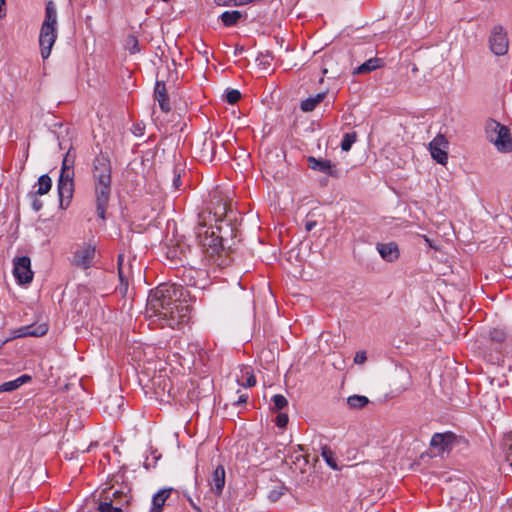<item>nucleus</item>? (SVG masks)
Listing matches in <instances>:
<instances>
[{"instance_id": "obj_1", "label": "nucleus", "mask_w": 512, "mask_h": 512, "mask_svg": "<svg viewBox=\"0 0 512 512\" xmlns=\"http://www.w3.org/2000/svg\"><path fill=\"white\" fill-rule=\"evenodd\" d=\"M187 293L185 288L170 283L152 289L146 304V314L151 323L171 329L187 324L190 320V308L185 301Z\"/></svg>"}, {"instance_id": "obj_2", "label": "nucleus", "mask_w": 512, "mask_h": 512, "mask_svg": "<svg viewBox=\"0 0 512 512\" xmlns=\"http://www.w3.org/2000/svg\"><path fill=\"white\" fill-rule=\"evenodd\" d=\"M92 182L96 213L99 218L104 220L112 192V165L108 155L100 153L94 158Z\"/></svg>"}, {"instance_id": "obj_3", "label": "nucleus", "mask_w": 512, "mask_h": 512, "mask_svg": "<svg viewBox=\"0 0 512 512\" xmlns=\"http://www.w3.org/2000/svg\"><path fill=\"white\" fill-rule=\"evenodd\" d=\"M56 24L57 9L55 3L50 0L46 3L45 19L42 23L39 35V45L41 49V56L43 59L49 57L51 53V48L55 43L57 37Z\"/></svg>"}, {"instance_id": "obj_4", "label": "nucleus", "mask_w": 512, "mask_h": 512, "mask_svg": "<svg viewBox=\"0 0 512 512\" xmlns=\"http://www.w3.org/2000/svg\"><path fill=\"white\" fill-rule=\"evenodd\" d=\"M486 133L488 139L500 152L512 151V137L507 126L495 120H489L486 124Z\"/></svg>"}, {"instance_id": "obj_5", "label": "nucleus", "mask_w": 512, "mask_h": 512, "mask_svg": "<svg viewBox=\"0 0 512 512\" xmlns=\"http://www.w3.org/2000/svg\"><path fill=\"white\" fill-rule=\"evenodd\" d=\"M457 443V435L451 431H447L433 434L430 447L434 456L443 457L444 454H449Z\"/></svg>"}, {"instance_id": "obj_6", "label": "nucleus", "mask_w": 512, "mask_h": 512, "mask_svg": "<svg viewBox=\"0 0 512 512\" xmlns=\"http://www.w3.org/2000/svg\"><path fill=\"white\" fill-rule=\"evenodd\" d=\"M488 42L491 52L495 55L501 56L508 52L509 40L507 32L501 25H496L491 29Z\"/></svg>"}, {"instance_id": "obj_7", "label": "nucleus", "mask_w": 512, "mask_h": 512, "mask_svg": "<svg viewBox=\"0 0 512 512\" xmlns=\"http://www.w3.org/2000/svg\"><path fill=\"white\" fill-rule=\"evenodd\" d=\"M199 237L200 243L209 257L220 255V253L224 250L223 239L218 235L214 228H208L205 231L204 236L199 233Z\"/></svg>"}, {"instance_id": "obj_8", "label": "nucleus", "mask_w": 512, "mask_h": 512, "mask_svg": "<svg viewBox=\"0 0 512 512\" xmlns=\"http://www.w3.org/2000/svg\"><path fill=\"white\" fill-rule=\"evenodd\" d=\"M60 208L66 209L74 193V176L60 175L57 183Z\"/></svg>"}, {"instance_id": "obj_9", "label": "nucleus", "mask_w": 512, "mask_h": 512, "mask_svg": "<svg viewBox=\"0 0 512 512\" xmlns=\"http://www.w3.org/2000/svg\"><path fill=\"white\" fill-rule=\"evenodd\" d=\"M13 264V275L20 284H28L33 280L31 260L28 256L15 258Z\"/></svg>"}, {"instance_id": "obj_10", "label": "nucleus", "mask_w": 512, "mask_h": 512, "mask_svg": "<svg viewBox=\"0 0 512 512\" xmlns=\"http://www.w3.org/2000/svg\"><path fill=\"white\" fill-rule=\"evenodd\" d=\"M448 141L444 135L438 134L430 143L429 150L432 158L439 164L445 165L448 159Z\"/></svg>"}, {"instance_id": "obj_11", "label": "nucleus", "mask_w": 512, "mask_h": 512, "mask_svg": "<svg viewBox=\"0 0 512 512\" xmlns=\"http://www.w3.org/2000/svg\"><path fill=\"white\" fill-rule=\"evenodd\" d=\"M189 248L184 243L177 239H170L166 244V257L172 263H177L183 260L186 257Z\"/></svg>"}, {"instance_id": "obj_12", "label": "nucleus", "mask_w": 512, "mask_h": 512, "mask_svg": "<svg viewBox=\"0 0 512 512\" xmlns=\"http://www.w3.org/2000/svg\"><path fill=\"white\" fill-rule=\"evenodd\" d=\"M95 257V247L85 245L79 247L73 256V264L82 269H88L91 267Z\"/></svg>"}, {"instance_id": "obj_13", "label": "nucleus", "mask_w": 512, "mask_h": 512, "mask_svg": "<svg viewBox=\"0 0 512 512\" xmlns=\"http://www.w3.org/2000/svg\"><path fill=\"white\" fill-rule=\"evenodd\" d=\"M226 482V472L223 465H218L210 478L208 479V484L210 486V492L213 493L216 497L222 495Z\"/></svg>"}, {"instance_id": "obj_14", "label": "nucleus", "mask_w": 512, "mask_h": 512, "mask_svg": "<svg viewBox=\"0 0 512 512\" xmlns=\"http://www.w3.org/2000/svg\"><path fill=\"white\" fill-rule=\"evenodd\" d=\"M48 331V325L45 323L42 324H32L27 326H22L12 331L13 338H23V337H41L44 336Z\"/></svg>"}, {"instance_id": "obj_15", "label": "nucleus", "mask_w": 512, "mask_h": 512, "mask_svg": "<svg viewBox=\"0 0 512 512\" xmlns=\"http://www.w3.org/2000/svg\"><path fill=\"white\" fill-rule=\"evenodd\" d=\"M307 165L310 169L325 173L332 177H338V170L330 160L317 159L313 156L307 158Z\"/></svg>"}, {"instance_id": "obj_16", "label": "nucleus", "mask_w": 512, "mask_h": 512, "mask_svg": "<svg viewBox=\"0 0 512 512\" xmlns=\"http://www.w3.org/2000/svg\"><path fill=\"white\" fill-rule=\"evenodd\" d=\"M179 79V73L176 66H158L156 71V83L155 84H172L175 85Z\"/></svg>"}, {"instance_id": "obj_17", "label": "nucleus", "mask_w": 512, "mask_h": 512, "mask_svg": "<svg viewBox=\"0 0 512 512\" xmlns=\"http://www.w3.org/2000/svg\"><path fill=\"white\" fill-rule=\"evenodd\" d=\"M152 387L154 389V393L163 398L166 394L170 395L172 390L171 380L163 374L154 375L151 379Z\"/></svg>"}, {"instance_id": "obj_18", "label": "nucleus", "mask_w": 512, "mask_h": 512, "mask_svg": "<svg viewBox=\"0 0 512 512\" xmlns=\"http://www.w3.org/2000/svg\"><path fill=\"white\" fill-rule=\"evenodd\" d=\"M376 248L382 259L387 262H394L399 258L400 252L395 242L378 243Z\"/></svg>"}, {"instance_id": "obj_19", "label": "nucleus", "mask_w": 512, "mask_h": 512, "mask_svg": "<svg viewBox=\"0 0 512 512\" xmlns=\"http://www.w3.org/2000/svg\"><path fill=\"white\" fill-rule=\"evenodd\" d=\"M154 100L158 103L162 112L168 113L171 111L170 99L165 85L155 84Z\"/></svg>"}, {"instance_id": "obj_20", "label": "nucleus", "mask_w": 512, "mask_h": 512, "mask_svg": "<svg viewBox=\"0 0 512 512\" xmlns=\"http://www.w3.org/2000/svg\"><path fill=\"white\" fill-rule=\"evenodd\" d=\"M198 271L193 268L183 267L177 270V277L180 278L181 283H175L177 286H195L196 285V275H198Z\"/></svg>"}, {"instance_id": "obj_21", "label": "nucleus", "mask_w": 512, "mask_h": 512, "mask_svg": "<svg viewBox=\"0 0 512 512\" xmlns=\"http://www.w3.org/2000/svg\"><path fill=\"white\" fill-rule=\"evenodd\" d=\"M171 489L158 491L152 498V508L150 512H161L166 500L170 496Z\"/></svg>"}, {"instance_id": "obj_22", "label": "nucleus", "mask_w": 512, "mask_h": 512, "mask_svg": "<svg viewBox=\"0 0 512 512\" xmlns=\"http://www.w3.org/2000/svg\"><path fill=\"white\" fill-rule=\"evenodd\" d=\"M74 162L75 153L72 151V149H69L63 158L60 175L74 176Z\"/></svg>"}, {"instance_id": "obj_23", "label": "nucleus", "mask_w": 512, "mask_h": 512, "mask_svg": "<svg viewBox=\"0 0 512 512\" xmlns=\"http://www.w3.org/2000/svg\"><path fill=\"white\" fill-rule=\"evenodd\" d=\"M34 188L36 189L31 191L32 193H35L36 195L40 196L45 195L52 188V179L47 174H44L39 177L38 182L34 186Z\"/></svg>"}, {"instance_id": "obj_24", "label": "nucleus", "mask_w": 512, "mask_h": 512, "mask_svg": "<svg viewBox=\"0 0 512 512\" xmlns=\"http://www.w3.org/2000/svg\"><path fill=\"white\" fill-rule=\"evenodd\" d=\"M325 93H318L313 97H309L303 100L300 104V108L304 112L313 111L325 98Z\"/></svg>"}, {"instance_id": "obj_25", "label": "nucleus", "mask_w": 512, "mask_h": 512, "mask_svg": "<svg viewBox=\"0 0 512 512\" xmlns=\"http://www.w3.org/2000/svg\"><path fill=\"white\" fill-rule=\"evenodd\" d=\"M123 48L131 55L139 53L141 50L138 38L133 34H128L123 40Z\"/></svg>"}, {"instance_id": "obj_26", "label": "nucleus", "mask_w": 512, "mask_h": 512, "mask_svg": "<svg viewBox=\"0 0 512 512\" xmlns=\"http://www.w3.org/2000/svg\"><path fill=\"white\" fill-rule=\"evenodd\" d=\"M243 17L242 13L237 10L225 11L221 14L220 19L222 23L229 27L237 24V22Z\"/></svg>"}, {"instance_id": "obj_27", "label": "nucleus", "mask_w": 512, "mask_h": 512, "mask_svg": "<svg viewBox=\"0 0 512 512\" xmlns=\"http://www.w3.org/2000/svg\"><path fill=\"white\" fill-rule=\"evenodd\" d=\"M369 403V399L362 395H352L347 398V405L350 409H362Z\"/></svg>"}, {"instance_id": "obj_28", "label": "nucleus", "mask_w": 512, "mask_h": 512, "mask_svg": "<svg viewBox=\"0 0 512 512\" xmlns=\"http://www.w3.org/2000/svg\"><path fill=\"white\" fill-rule=\"evenodd\" d=\"M108 497L105 498L104 502H101L98 506L99 512H123L122 505L119 502L116 505L113 504L114 500L110 499L107 501Z\"/></svg>"}, {"instance_id": "obj_29", "label": "nucleus", "mask_w": 512, "mask_h": 512, "mask_svg": "<svg viewBox=\"0 0 512 512\" xmlns=\"http://www.w3.org/2000/svg\"><path fill=\"white\" fill-rule=\"evenodd\" d=\"M321 456L326 461V463L334 470L338 469V465L336 462V458L334 456V452L327 445L322 447Z\"/></svg>"}, {"instance_id": "obj_30", "label": "nucleus", "mask_w": 512, "mask_h": 512, "mask_svg": "<svg viewBox=\"0 0 512 512\" xmlns=\"http://www.w3.org/2000/svg\"><path fill=\"white\" fill-rule=\"evenodd\" d=\"M357 140V133L355 131L348 132L343 135L342 141H341V149L342 151L348 152L352 145Z\"/></svg>"}, {"instance_id": "obj_31", "label": "nucleus", "mask_w": 512, "mask_h": 512, "mask_svg": "<svg viewBox=\"0 0 512 512\" xmlns=\"http://www.w3.org/2000/svg\"><path fill=\"white\" fill-rule=\"evenodd\" d=\"M503 449L505 452V459L512 467V432L504 438Z\"/></svg>"}, {"instance_id": "obj_32", "label": "nucleus", "mask_w": 512, "mask_h": 512, "mask_svg": "<svg viewBox=\"0 0 512 512\" xmlns=\"http://www.w3.org/2000/svg\"><path fill=\"white\" fill-rule=\"evenodd\" d=\"M287 491L283 484H279L269 491L268 499L271 502H277Z\"/></svg>"}, {"instance_id": "obj_33", "label": "nucleus", "mask_w": 512, "mask_h": 512, "mask_svg": "<svg viewBox=\"0 0 512 512\" xmlns=\"http://www.w3.org/2000/svg\"><path fill=\"white\" fill-rule=\"evenodd\" d=\"M272 402H273L272 410L278 411V412L283 410L288 405L287 399L281 394L274 395L272 397Z\"/></svg>"}, {"instance_id": "obj_34", "label": "nucleus", "mask_w": 512, "mask_h": 512, "mask_svg": "<svg viewBox=\"0 0 512 512\" xmlns=\"http://www.w3.org/2000/svg\"><path fill=\"white\" fill-rule=\"evenodd\" d=\"M123 261H124L123 255H119L118 256V275H119V279H120V282H121V286H124L125 290H127V288H128V278L124 274V271H123V268H122Z\"/></svg>"}, {"instance_id": "obj_35", "label": "nucleus", "mask_w": 512, "mask_h": 512, "mask_svg": "<svg viewBox=\"0 0 512 512\" xmlns=\"http://www.w3.org/2000/svg\"><path fill=\"white\" fill-rule=\"evenodd\" d=\"M241 99V93L236 89H228L226 91L225 100L229 104H236Z\"/></svg>"}, {"instance_id": "obj_36", "label": "nucleus", "mask_w": 512, "mask_h": 512, "mask_svg": "<svg viewBox=\"0 0 512 512\" xmlns=\"http://www.w3.org/2000/svg\"><path fill=\"white\" fill-rule=\"evenodd\" d=\"M39 195H36L35 193L29 192L28 197L31 200V207L35 212L40 211L43 208V201H41L38 198Z\"/></svg>"}, {"instance_id": "obj_37", "label": "nucleus", "mask_w": 512, "mask_h": 512, "mask_svg": "<svg viewBox=\"0 0 512 512\" xmlns=\"http://www.w3.org/2000/svg\"><path fill=\"white\" fill-rule=\"evenodd\" d=\"M181 171H183V169L180 167V165H177L175 166L174 170H173V186L175 189H179L182 185V182H181Z\"/></svg>"}, {"instance_id": "obj_38", "label": "nucleus", "mask_w": 512, "mask_h": 512, "mask_svg": "<svg viewBox=\"0 0 512 512\" xmlns=\"http://www.w3.org/2000/svg\"><path fill=\"white\" fill-rule=\"evenodd\" d=\"M19 387L20 386L18 384V381H17V379H15V380L4 382L3 384H1L0 392H11V391L18 389Z\"/></svg>"}, {"instance_id": "obj_39", "label": "nucleus", "mask_w": 512, "mask_h": 512, "mask_svg": "<svg viewBox=\"0 0 512 512\" xmlns=\"http://www.w3.org/2000/svg\"><path fill=\"white\" fill-rule=\"evenodd\" d=\"M490 337L493 341L501 343L505 340L506 335L505 332L501 329H493L490 332Z\"/></svg>"}, {"instance_id": "obj_40", "label": "nucleus", "mask_w": 512, "mask_h": 512, "mask_svg": "<svg viewBox=\"0 0 512 512\" xmlns=\"http://www.w3.org/2000/svg\"><path fill=\"white\" fill-rule=\"evenodd\" d=\"M313 216H314V214L310 212L307 214V216L304 220L305 229L308 232L312 231L317 225V221L313 219Z\"/></svg>"}, {"instance_id": "obj_41", "label": "nucleus", "mask_w": 512, "mask_h": 512, "mask_svg": "<svg viewBox=\"0 0 512 512\" xmlns=\"http://www.w3.org/2000/svg\"><path fill=\"white\" fill-rule=\"evenodd\" d=\"M379 66H356L352 71L353 75L367 74L378 68Z\"/></svg>"}, {"instance_id": "obj_42", "label": "nucleus", "mask_w": 512, "mask_h": 512, "mask_svg": "<svg viewBox=\"0 0 512 512\" xmlns=\"http://www.w3.org/2000/svg\"><path fill=\"white\" fill-rule=\"evenodd\" d=\"M288 415L286 413L279 412L276 416L275 423L279 428H284L288 424Z\"/></svg>"}, {"instance_id": "obj_43", "label": "nucleus", "mask_w": 512, "mask_h": 512, "mask_svg": "<svg viewBox=\"0 0 512 512\" xmlns=\"http://www.w3.org/2000/svg\"><path fill=\"white\" fill-rule=\"evenodd\" d=\"M248 376L245 380V382H240V380H238V383L241 385V386H244V387H253L256 385V378L254 376L253 373H249L247 372Z\"/></svg>"}, {"instance_id": "obj_44", "label": "nucleus", "mask_w": 512, "mask_h": 512, "mask_svg": "<svg viewBox=\"0 0 512 512\" xmlns=\"http://www.w3.org/2000/svg\"><path fill=\"white\" fill-rule=\"evenodd\" d=\"M366 359H367V357H366L365 352H358V353H356L354 361L357 364H363L366 361Z\"/></svg>"}, {"instance_id": "obj_45", "label": "nucleus", "mask_w": 512, "mask_h": 512, "mask_svg": "<svg viewBox=\"0 0 512 512\" xmlns=\"http://www.w3.org/2000/svg\"><path fill=\"white\" fill-rule=\"evenodd\" d=\"M248 394L246 393H242L238 396V399L237 401L234 403L235 405H242V404H245L247 401H248Z\"/></svg>"}, {"instance_id": "obj_46", "label": "nucleus", "mask_w": 512, "mask_h": 512, "mask_svg": "<svg viewBox=\"0 0 512 512\" xmlns=\"http://www.w3.org/2000/svg\"><path fill=\"white\" fill-rule=\"evenodd\" d=\"M19 386H22L23 384L31 381V376L27 374H23L20 377L17 378Z\"/></svg>"}, {"instance_id": "obj_47", "label": "nucleus", "mask_w": 512, "mask_h": 512, "mask_svg": "<svg viewBox=\"0 0 512 512\" xmlns=\"http://www.w3.org/2000/svg\"><path fill=\"white\" fill-rule=\"evenodd\" d=\"M214 2L219 6L234 5V0H214Z\"/></svg>"}, {"instance_id": "obj_48", "label": "nucleus", "mask_w": 512, "mask_h": 512, "mask_svg": "<svg viewBox=\"0 0 512 512\" xmlns=\"http://www.w3.org/2000/svg\"><path fill=\"white\" fill-rule=\"evenodd\" d=\"M113 496H114V498H115V499H116V498H118V497H119V498H121V499H123V501H124L126 504L129 502L127 495H125L124 493H122V492H120V491H115V492L113 493Z\"/></svg>"}, {"instance_id": "obj_49", "label": "nucleus", "mask_w": 512, "mask_h": 512, "mask_svg": "<svg viewBox=\"0 0 512 512\" xmlns=\"http://www.w3.org/2000/svg\"><path fill=\"white\" fill-rule=\"evenodd\" d=\"M6 0H0V19L5 17Z\"/></svg>"}, {"instance_id": "obj_50", "label": "nucleus", "mask_w": 512, "mask_h": 512, "mask_svg": "<svg viewBox=\"0 0 512 512\" xmlns=\"http://www.w3.org/2000/svg\"><path fill=\"white\" fill-rule=\"evenodd\" d=\"M362 64H367V65L379 64V59L378 58H370V59L364 61Z\"/></svg>"}, {"instance_id": "obj_51", "label": "nucleus", "mask_w": 512, "mask_h": 512, "mask_svg": "<svg viewBox=\"0 0 512 512\" xmlns=\"http://www.w3.org/2000/svg\"><path fill=\"white\" fill-rule=\"evenodd\" d=\"M187 501H188L189 505L192 507V509H195V507L199 506L198 504L195 503V501L191 497H188Z\"/></svg>"}, {"instance_id": "obj_52", "label": "nucleus", "mask_w": 512, "mask_h": 512, "mask_svg": "<svg viewBox=\"0 0 512 512\" xmlns=\"http://www.w3.org/2000/svg\"><path fill=\"white\" fill-rule=\"evenodd\" d=\"M210 504H208L211 508H215L218 504L217 500L209 499ZM204 505H207L206 503Z\"/></svg>"}, {"instance_id": "obj_53", "label": "nucleus", "mask_w": 512, "mask_h": 512, "mask_svg": "<svg viewBox=\"0 0 512 512\" xmlns=\"http://www.w3.org/2000/svg\"><path fill=\"white\" fill-rule=\"evenodd\" d=\"M225 213H226V206L224 205L222 207V212L219 215L221 216V215H224Z\"/></svg>"}, {"instance_id": "obj_54", "label": "nucleus", "mask_w": 512, "mask_h": 512, "mask_svg": "<svg viewBox=\"0 0 512 512\" xmlns=\"http://www.w3.org/2000/svg\"><path fill=\"white\" fill-rule=\"evenodd\" d=\"M193 512H202V510H201L200 506H198V507H195V509H193Z\"/></svg>"}, {"instance_id": "obj_55", "label": "nucleus", "mask_w": 512, "mask_h": 512, "mask_svg": "<svg viewBox=\"0 0 512 512\" xmlns=\"http://www.w3.org/2000/svg\"><path fill=\"white\" fill-rule=\"evenodd\" d=\"M508 510H509V512H512V504H510V505L508 506Z\"/></svg>"}, {"instance_id": "obj_56", "label": "nucleus", "mask_w": 512, "mask_h": 512, "mask_svg": "<svg viewBox=\"0 0 512 512\" xmlns=\"http://www.w3.org/2000/svg\"><path fill=\"white\" fill-rule=\"evenodd\" d=\"M418 69L416 67L413 68V73H415Z\"/></svg>"}, {"instance_id": "obj_57", "label": "nucleus", "mask_w": 512, "mask_h": 512, "mask_svg": "<svg viewBox=\"0 0 512 512\" xmlns=\"http://www.w3.org/2000/svg\"><path fill=\"white\" fill-rule=\"evenodd\" d=\"M204 500H205V501H207V500H208V496H207V495H205V496H204Z\"/></svg>"}]
</instances>
